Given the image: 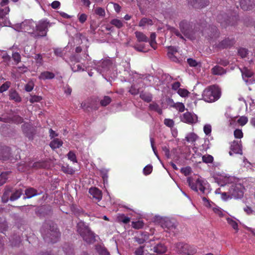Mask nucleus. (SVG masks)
<instances>
[{
  "label": "nucleus",
  "mask_w": 255,
  "mask_h": 255,
  "mask_svg": "<svg viewBox=\"0 0 255 255\" xmlns=\"http://www.w3.org/2000/svg\"><path fill=\"white\" fill-rule=\"evenodd\" d=\"M29 23V24H27L24 29L28 33L34 34L35 38L44 37L47 35L48 27L50 26L48 21L42 19L36 24Z\"/></svg>",
  "instance_id": "nucleus-1"
},
{
  "label": "nucleus",
  "mask_w": 255,
  "mask_h": 255,
  "mask_svg": "<svg viewBox=\"0 0 255 255\" xmlns=\"http://www.w3.org/2000/svg\"><path fill=\"white\" fill-rule=\"evenodd\" d=\"M221 96L220 88L215 85L209 86L203 91L202 99L207 103H213L218 100Z\"/></svg>",
  "instance_id": "nucleus-2"
},
{
  "label": "nucleus",
  "mask_w": 255,
  "mask_h": 255,
  "mask_svg": "<svg viewBox=\"0 0 255 255\" xmlns=\"http://www.w3.org/2000/svg\"><path fill=\"white\" fill-rule=\"evenodd\" d=\"M77 231L83 240L88 244L93 243L96 241L95 234L82 221L78 223Z\"/></svg>",
  "instance_id": "nucleus-3"
},
{
  "label": "nucleus",
  "mask_w": 255,
  "mask_h": 255,
  "mask_svg": "<svg viewBox=\"0 0 255 255\" xmlns=\"http://www.w3.org/2000/svg\"><path fill=\"white\" fill-rule=\"evenodd\" d=\"M176 252L181 255H193L196 249L187 244L178 243L176 245Z\"/></svg>",
  "instance_id": "nucleus-4"
},
{
  "label": "nucleus",
  "mask_w": 255,
  "mask_h": 255,
  "mask_svg": "<svg viewBox=\"0 0 255 255\" xmlns=\"http://www.w3.org/2000/svg\"><path fill=\"white\" fill-rule=\"evenodd\" d=\"M238 17L236 16L229 17L226 13L219 14L217 16V20L221 26L226 27L229 25H234L237 23Z\"/></svg>",
  "instance_id": "nucleus-5"
},
{
  "label": "nucleus",
  "mask_w": 255,
  "mask_h": 255,
  "mask_svg": "<svg viewBox=\"0 0 255 255\" xmlns=\"http://www.w3.org/2000/svg\"><path fill=\"white\" fill-rule=\"evenodd\" d=\"M60 236V233L57 228L53 226L52 227H50V231L43 237V238L48 243H55L58 240Z\"/></svg>",
  "instance_id": "nucleus-6"
},
{
  "label": "nucleus",
  "mask_w": 255,
  "mask_h": 255,
  "mask_svg": "<svg viewBox=\"0 0 255 255\" xmlns=\"http://www.w3.org/2000/svg\"><path fill=\"white\" fill-rule=\"evenodd\" d=\"M192 27V23L185 19L181 20L179 23L180 32L187 38H189L193 32Z\"/></svg>",
  "instance_id": "nucleus-7"
},
{
  "label": "nucleus",
  "mask_w": 255,
  "mask_h": 255,
  "mask_svg": "<svg viewBox=\"0 0 255 255\" xmlns=\"http://www.w3.org/2000/svg\"><path fill=\"white\" fill-rule=\"evenodd\" d=\"M187 182L191 188L196 192H197L198 189L202 193H205V182L204 180L199 178L197 179L195 182L193 181L190 178H188Z\"/></svg>",
  "instance_id": "nucleus-8"
},
{
  "label": "nucleus",
  "mask_w": 255,
  "mask_h": 255,
  "mask_svg": "<svg viewBox=\"0 0 255 255\" xmlns=\"http://www.w3.org/2000/svg\"><path fill=\"white\" fill-rule=\"evenodd\" d=\"M161 227L167 231H173L177 226V223L174 219H171L168 218L162 219L160 221Z\"/></svg>",
  "instance_id": "nucleus-9"
},
{
  "label": "nucleus",
  "mask_w": 255,
  "mask_h": 255,
  "mask_svg": "<svg viewBox=\"0 0 255 255\" xmlns=\"http://www.w3.org/2000/svg\"><path fill=\"white\" fill-rule=\"evenodd\" d=\"M235 43V40L234 38H230L229 37L226 38L224 40L219 42V43L216 42L213 44L215 48L219 49H223L230 48L233 46Z\"/></svg>",
  "instance_id": "nucleus-10"
},
{
  "label": "nucleus",
  "mask_w": 255,
  "mask_h": 255,
  "mask_svg": "<svg viewBox=\"0 0 255 255\" xmlns=\"http://www.w3.org/2000/svg\"><path fill=\"white\" fill-rule=\"evenodd\" d=\"M181 121L188 124H193L198 122V117L194 113L186 112L182 115Z\"/></svg>",
  "instance_id": "nucleus-11"
},
{
  "label": "nucleus",
  "mask_w": 255,
  "mask_h": 255,
  "mask_svg": "<svg viewBox=\"0 0 255 255\" xmlns=\"http://www.w3.org/2000/svg\"><path fill=\"white\" fill-rule=\"evenodd\" d=\"M0 160L3 161L10 160L13 162L15 159L10 156V149L7 146L0 148Z\"/></svg>",
  "instance_id": "nucleus-12"
},
{
  "label": "nucleus",
  "mask_w": 255,
  "mask_h": 255,
  "mask_svg": "<svg viewBox=\"0 0 255 255\" xmlns=\"http://www.w3.org/2000/svg\"><path fill=\"white\" fill-rule=\"evenodd\" d=\"M22 130L24 135L28 138L29 139H33L35 134L33 127L28 123H24L21 126Z\"/></svg>",
  "instance_id": "nucleus-13"
},
{
  "label": "nucleus",
  "mask_w": 255,
  "mask_h": 255,
  "mask_svg": "<svg viewBox=\"0 0 255 255\" xmlns=\"http://www.w3.org/2000/svg\"><path fill=\"white\" fill-rule=\"evenodd\" d=\"M203 34H205L207 33L208 36L211 39L210 43H211L212 42L213 39H216L219 37V32L217 29V27L216 26H211L209 29H205L203 31Z\"/></svg>",
  "instance_id": "nucleus-14"
},
{
  "label": "nucleus",
  "mask_w": 255,
  "mask_h": 255,
  "mask_svg": "<svg viewBox=\"0 0 255 255\" xmlns=\"http://www.w3.org/2000/svg\"><path fill=\"white\" fill-rule=\"evenodd\" d=\"M232 197L235 198H241L244 195V193L240 185H232L229 190Z\"/></svg>",
  "instance_id": "nucleus-15"
},
{
  "label": "nucleus",
  "mask_w": 255,
  "mask_h": 255,
  "mask_svg": "<svg viewBox=\"0 0 255 255\" xmlns=\"http://www.w3.org/2000/svg\"><path fill=\"white\" fill-rule=\"evenodd\" d=\"M149 254L153 255L156 254L157 255H161L166 251V247L162 243H159L153 246L152 248L151 247L150 249Z\"/></svg>",
  "instance_id": "nucleus-16"
},
{
  "label": "nucleus",
  "mask_w": 255,
  "mask_h": 255,
  "mask_svg": "<svg viewBox=\"0 0 255 255\" xmlns=\"http://www.w3.org/2000/svg\"><path fill=\"white\" fill-rule=\"evenodd\" d=\"M241 141H238L234 140L231 144L230 151L229 154L230 155H232L234 154H241L242 148L241 144L240 143Z\"/></svg>",
  "instance_id": "nucleus-17"
},
{
  "label": "nucleus",
  "mask_w": 255,
  "mask_h": 255,
  "mask_svg": "<svg viewBox=\"0 0 255 255\" xmlns=\"http://www.w3.org/2000/svg\"><path fill=\"white\" fill-rule=\"evenodd\" d=\"M189 2L196 8H201L209 4V0H189Z\"/></svg>",
  "instance_id": "nucleus-18"
},
{
  "label": "nucleus",
  "mask_w": 255,
  "mask_h": 255,
  "mask_svg": "<svg viewBox=\"0 0 255 255\" xmlns=\"http://www.w3.org/2000/svg\"><path fill=\"white\" fill-rule=\"evenodd\" d=\"M241 7L244 10H248L255 6V0H240Z\"/></svg>",
  "instance_id": "nucleus-19"
},
{
  "label": "nucleus",
  "mask_w": 255,
  "mask_h": 255,
  "mask_svg": "<svg viewBox=\"0 0 255 255\" xmlns=\"http://www.w3.org/2000/svg\"><path fill=\"white\" fill-rule=\"evenodd\" d=\"M89 193L92 196L93 198L95 199L97 201L102 199V191L97 187H92L89 189Z\"/></svg>",
  "instance_id": "nucleus-20"
},
{
  "label": "nucleus",
  "mask_w": 255,
  "mask_h": 255,
  "mask_svg": "<svg viewBox=\"0 0 255 255\" xmlns=\"http://www.w3.org/2000/svg\"><path fill=\"white\" fill-rule=\"evenodd\" d=\"M112 65V62L110 59H104L99 62L98 67L102 71L109 70Z\"/></svg>",
  "instance_id": "nucleus-21"
},
{
  "label": "nucleus",
  "mask_w": 255,
  "mask_h": 255,
  "mask_svg": "<svg viewBox=\"0 0 255 255\" xmlns=\"http://www.w3.org/2000/svg\"><path fill=\"white\" fill-rule=\"evenodd\" d=\"M9 99L10 100H13L17 103L21 101V98L18 93L15 90L12 89L9 91Z\"/></svg>",
  "instance_id": "nucleus-22"
},
{
  "label": "nucleus",
  "mask_w": 255,
  "mask_h": 255,
  "mask_svg": "<svg viewBox=\"0 0 255 255\" xmlns=\"http://www.w3.org/2000/svg\"><path fill=\"white\" fill-rule=\"evenodd\" d=\"M137 41L140 42H147L149 41L148 38L143 32L136 31L134 32Z\"/></svg>",
  "instance_id": "nucleus-23"
},
{
  "label": "nucleus",
  "mask_w": 255,
  "mask_h": 255,
  "mask_svg": "<svg viewBox=\"0 0 255 255\" xmlns=\"http://www.w3.org/2000/svg\"><path fill=\"white\" fill-rule=\"evenodd\" d=\"M55 74L49 71H44L41 72L40 75L38 76V78L40 80H50L54 78Z\"/></svg>",
  "instance_id": "nucleus-24"
},
{
  "label": "nucleus",
  "mask_w": 255,
  "mask_h": 255,
  "mask_svg": "<svg viewBox=\"0 0 255 255\" xmlns=\"http://www.w3.org/2000/svg\"><path fill=\"white\" fill-rule=\"evenodd\" d=\"M211 72L215 75H221L226 73V70L223 67L216 65L212 68Z\"/></svg>",
  "instance_id": "nucleus-25"
},
{
  "label": "nucleus",
  "mask_w": 255,
  "mask_h": 255,
  "mask_svg": "<svg viewBox=\"0 0 255 255\" xmlns=\"http://www.w3.org/2000/svg\"><path fill=\"white\" fill-rule=\"evenodd\" d=\"M94 13L95 15L99 17L104 18L106 16V11L104 8L100 6H97L93 9Z\"/></svg>",
  "instance_id": "nucleus-26"
},
{
  "label": "nucleus",
  "mask_w": 255,
  "mask_h": 255,
  "mask_svg": "<svg viewBox=\"0 0 255 255\" xmlns=\"http://www.w3.org/2000/svg\"><path fill=\"white\" fill-rule=\"evenodd\" d=\"M25 195L26 198H31L38 195L37 191L33 188L29 187L25 191Z\"/></svg>",
  "instance_id": "nucleus-27"
},
{
  "label": "nucleus",
  "mask_w": 255,
  "mask_h": 255,
  "mask_svg": "<svg viewBox=\"0 0 255 255\" xmlns=\"http://www.w3.org/2000/svg\"><path fill=\"white\" fill-rule=\"evenodd\" d=\"M63 144V142L61 139L59 138H55L52 140L50 143V146L52 149H56L59 148Z\"/></svg>",
  "instance_id": "nucleus-28"
},
{
  "label": "nucleus",
  "mask_w": 255,
  "mask_h": 255,
  "mask_svg": "<svg viewBox=\"0 0 255 255\" xmlns=\"http://www.w3.org/2000/svg\"><path fill=\"white\" fill-rule=\"evenodd\" d=\"M139 97L144 102L149 103L152 101V95L149 93L141 92L140 93Z\"/></svg>",
  "instance_id": "nucleus-29"
},
{
  "label": "nucleus",
  "mask_w": 255,
  "mask_h": 255,
  "mask_svg": "<svg viewBox=\"0 0 255 255\" xmlns=\"http://www.w3.org/2000/svg\"><path fill=\"white\" fill-rule=\"evenodd\" d=\"M198 138V135L194 132L188 133L185 137L186 141L192 144L194 143L197 140Z\"/></svg>",
  "instance_id": "nucleus-30"
},
{
  "label": "nucleus",
  "mask_w": 255,
  "mask_h": 255,
  "mask_svg": "<svg viewBox=\"0 0 255 255\" xmlns=\"http://www.w3.org/2000/svg\"><path fill=\"white\" fill-rule=\"evenodd\" d=\"M110 24L118 29H120L124 26L123 21L117 18L112 19L110 21Z\"/></svg>",
  "instance_id": "nucleus-31"
},
{
  "label": "nucleus",
  "mask_w": 255,
  "mask_h": 255,
  "mask_svg": "<svg viewBox=\"0 0 255 255\" xmlns=\"http://www.w3.org/2000/svg\"><path fill=\"white\" fill-rule=\"evenodd\" d=\"M47 166V163L44 161H40L33 163L32 168L35 169L45 168Z\"/></svg>",
  "instance_id": "nucleus-32"
},
{
  "label": "nucleus",
  "mask_w": 255,
  "mask_h": 255,
  "mask_svg": "<svg viewBox=\"0 0 255 255\" xmlns=\"http://www.w3.org/2000/svg\"><path fill=\"white\" fill-rule=\"evenodd\" d=\"M11 173V171H5L2 172L0 174V186L3 185L6 182L8 175Z\"/></svg>",
  "instance_id": "nucleus-33"
},
{
  "label": "nucleus",
  "mask_w": 255,
  "mask_h": 255,
  "mask_svg": "<svg viewBox=\"0 0 255 255\" xmlns=\"http://www.w3.org/2000/svg\"><path fill=\"white\" fill-rule=\"evenodd\" d=\"M149 109L151 111L156 112L159 115H161L162 114V110L156 103L150 104L149 106Z\"/></svg>",
  "instance_id": "nucleus-34"
},
{
  "label": "nucleus",
  "mask_w": 255,
  "mask_h": 255,
  "mask_svg": "<svg viewBox=\"0 0 255 255\" xmlns=\"http://www.w3.org/2000/svg\"><path fill=\"white\" fill-rule=\"evenodd\" d=\"M22 193L21 189H18L13 192L10 197L11 201H14L19 198Z\"/></svg>",
  "instance_id": "nucleus-35"
},
{
  "label": "nucleus",
  "mask_w": 255,
  "mask_h": 255,
  "mask_svg": "<svg viewBox=\"0 0 255 255\" xmlns=\"http://www.w3.org/2000/svg\"><path fill=\"white\" fill-rule=\"evenodd\" d=\"M111 102V98L109 96H105L104 98L100 101V104L102 106L106 107Z\"/></svg>",
  "instance_id": "nucleus-36"
},
{
  "label": "nucleus",
  "mask_w": 255,
  "mask_h": 255,
  "mask_svg": "<svg viewBox=\"0 0 255 255\" xmlns=\"http://www.w3.org/2000/svg\"><path fill=\"white\" fill-rule=\"evenodd\" d=\"M118 219L119 222H122L126 224L128 223L130 221V218L126 216L124 214L120 215L118 217Z\"/></svg>",
  "instance_id": "nucleus-37"
},
{
  "label": "nucleus",
  "mask_w": 255,
  "mask_h": 255,
  "mask_svg": "<svg viewBox=\"0 0 255 255\" xmlns=\"http://www.w3.org/2000/svg\"><path fill=\"white\" fill-rule=\"evenodd\" d=\"M202 161L206 163H212L213 162V157L209 154L203 155L202 157Z\"/></svg>",
  "instance_id": "nucleus-38"
},
{
  "label": "nucleus",
  "mask_w": 255,
  "mask_h": 255,
  "mask_svg": "<svg viewBox=\"0 0 255 255\" xmlns=\"http://www.w3.org/2000/svg\"><path fill=\"white\" fill-rule=\"evenodd\" d=\"M227 221L228 223L230 226H231L234 230H236L237 231H238V225L235 221L233 220V219L230 218H227Z\"/></svg>",
  "instance_id": "nucleus-39"
},
{
  "label": "nucleus",
  "mask_w": 255,
  "mask_h": 255,
  "mask_svg": "<svg viewBox=\"0 0 255 255\" xmlns=\"http://www.w3.org/2000/svg\"><path fill=\"white\" fill-rule=\"evenodd\" d=\"M242 73L243 77L247 78H250L253 75V72L247 68H244L243 70H242Z\"/></svg>",
  "instance_id": "nucleus-40"
},
{
  "label": "nucleus",
  "mask_w": 255,
  "mask_h": 255,
  "mask_svg": "<svg viewBox=\"0 0 255 255\" xmlns=\"http://www.w3.org/2000/svg\"><path fill=\"white\" fill-rule=\"evenodd\" d=\"M10 85L11 83L9 81H6L2 84V85L0 87V93H2L3 92L7 90L10 87Z\"/></svg>",
  "instance_id": "nucleus-41"
},
{
  "label": "nucleus",
  "mask_w": 255,
  "mask_h": 255,
  "mask_svg": "<svg viewBox=\"0 0 255 255\" xmlns=\"http://www.w3.org/2000/svg\"><path fill=\"white\" fill-rule=\"evenodd\" d=\"M144 223L141 221L132 222V227L135 229H140L143 227Z\"/></svg>",
  "instance_id": "nucleus-42"
},
{
  "label": "nucleus",
  "mask_w": 255,
  "mask_h": 255,
  "mask_svg": "<svg viewBox=\"0 0 255 255\" xmlns=\"http://www.w3.org/2000/svg\"><path fill=\"white\" fill-rule=\"evenodd\" d=\"M248 122V119L246 116H242L240 117L237 120V123L241 126H245Z\"/></svg>",
  "instance_id": "nucleus-43"
},
{
  "label": "nucleus",
  "mask_w": 255,
  "mask_h": 255,
  "mask_svg": "<svg viewBox=\"0 0 255 255\" xmlns=\"http://www.w3.org/2000/svg\"><path fill=\"white\" fill-rule=\"evenodd\" d=\"M173 107L175 108L179 112H183L185 110V106L182 103H177L174 104Z\"/></svg>",
  "instance_id": "nucleus-44"
},
{
  "label": "nucleus",
  "mask_w": 255,
  "mask_h": 255,
  "mask_svg": "<svg viewBox=\"0 0 255 255\" xmlns=\"http://www.w3.org/2000/svg\"><path fill=\"white\" fill-rule=\"evenodd\" d=\"M152 20L147 18H142L139 21L138 26L140 27L144 26L146 24H151Z\"/></svg>",
  "instance_id": "nucleus-45"
},
{
  "label": "nucleus",
  "mask_w": 255,
  "mask_h": 255,
  "mask_svg": "<svg viewBox=\"0 0 255 255\" xmlns=\"http://www.w3.org/2000/svg\"><path fill=\"white\" fill-rule=\"evenodd\" d=\"M212 211L214 212V213L218 215L220 217H222L224 216V214L222 210L217 206L215 207H213Z\"/></svg>",
  "instance_id": "nucleus-46"
},
{
  "label": "nucleus",
  "mask_w": 255,
  "mask_h": 255,
  "mask_svg": "<svg viewBox=\"0 0 255 255\" xmlns=\"http://www.w3.org/2000/svg\"><path fill=\"white\" fill-rule=\"evenodd\" d=\"M11 123H14L17 124H21L23 122V119L18 115H14L11 117Z\"/></svg>",
  "instance_id": "nucleus-47"
},
{
  "label": "nucleus",
  "mask_w": 255,
  "mask_h": 255,
  "mask_svg": "<svg viewBox=\"0 0 255 255\" xmlns=\"http://www.w3.org/2000/svg\"><path fill=\"white\" fill-rule=\"evenodd\" d=\"M177 93L182 97H186L188 96L189 92L185 89H179Z\"/></svg>",
  "instance_id": "nucleus-48"
},
{
  "label": "nucleus",
  "mask_w": 255,
  "mask_h": 255,
  "mask_svg": "<svg viewBox=\"0 0 255 255\" xmlns=\"http://www.w3.org/2000/svg\"><path fill=\"white\" fill-rule=\"evenodd\" d=\"M234 135L236 138H242L243 137V132L242 129H236L234 131Z\"/></svg>",
  "instance_id": "nucleus-49"
},
{
  "label": "nucleus",
  "mask_w": 255,
  "mask_h": 255,
  "mask_svg": "<svg viewBox=\"0 0 255 255\" xmlns=\"http://www.w3.org/2000/svg\"><path fill=\"white\" fill-rule=\"evenodd\" d=\"M9 11V8L6 7L4 8H0V19L3 18L8 14Z\"/></svg>",
  "instance_id": "nucleus-50"
},
{
  "label": "nucleus",
  "mask_w": 255,
  "mask_h": 255,
  "mask_svg": "<svg viewBox=\"0 0 255 255\" xmlns=\"http://www.w3.org/2000/svg\"><path fill=\"white\" fill-rule=\"evenodd\" d=\"M67 248L66 246L63 247L64 251L67 255H72L74 253V250L72 246L67 245Z\"/></svg>",
  "instance_id": "nucleus-51"
},
{
  "label": "nucleus",
  "mask_w": 255,
  "mask_h": 255,
  "mask_svg": "<svg viewBox=\"0 0 255 255\" xmlns=\"http://www.w3.org/2000/svg\"><path fill=\"white\" fill-rule=\"evenodd\" d=\"M34 58L35 60L36 63L38 64L39 65H42L43 64V60L41 54H35Z\"/></svg>",
  "instance_id": "nucleus-52"
},
{
  "label": "nucleus",
  "mask_w": 255,
  "mask_h": 255,
  "mask_svg": "<svg viewBox=\"0 0 255 255\" xmlns=\"http://www.w3.org/2000/svg\"><path fill=\"white\" fill-rule=\"evenodd\" d=\"M12 58L16 64H18L21 61V56L18 52H14L12 55Z\"/></svg>",
  "instance_id": "nucleus-53"
},
{
  "label": "nucleus",
  "mask_w": 255,
  "mask_h": 255,
  "mask_svg": "<svg viewBox=\"0 0 255 255\" xmlns=\"http://www.w3.org/2000/svg\"><path fill=\"white\" fill-rule=\"evenodd\" d=\"M10 192V191L9 190H6L4 191L1 197L2 202L6 203L8 201Z\"/></svg>",
  "instance_id": "nucleus-54"
},
{
  "label": "nucleus",
  "mask_w": 255,
  "mask_h": 255,
  "mask_svg": "<svg viewBox=\"0 0 255 255\" xmlns=\"http://www.w3.org/2000/svg\"><path fill=\"white\" fill-rule=\"evenodd\" d=\"M152 171V166L151 165H146L143 169V174L145 175L150 174Z\"/></svg>",
  "instance_id": "nucleus-55"
},
{
  "label": "nucleus",
  "mask_w": 255,
  "mask_h": 255,
  "mask_svg": "<svg viewBox=\"0 0 255 255\" xmlns=\"http://www.w3.org/2000/svg\"><path fill=\"white\" fill-rule=\"evenodd\" d=\"M42 99V98L41 96L34 95L31 96V98L29 99V102L31 104H33L35 102H39Z\"/></svg>",
  "instance_id": "nucleus-56"
},
{
  "label": "nucleus",
  "mask_w": 255,
  "mask_h": 255,
  "mask_svg": "<svg viewBox=\"0 0 255 255\" xmlns=\"http://www.w3.org/2000/svg\"><path fill=\"white\" fill-rule=\"evenodd\" d=\"M203 130L204 133L207 135H210L212 131L211 126L209 124H206L204 126Z\"/></svg>",
  "instance_id": "nucleus-57"
},
{
  "label": "nucleus",
  "mask_w": 255,
  "mask_h": 255,
  "mask_svg": "<svg viewBox=\"0 0 255 255\" xmlns=\"http://www.w3.org/2000/svg\"><path fill=\"white\" fill-rule=\"evenodd\" d=\"M170 31L172 32V33H174L177 37H179L180 38H181L182 39H184L182 34L180 33V32L177 29L175 28V27H171L170 28Z\"/></svg>",
  "instance_id": "nucleus-58"
},
{
  "label": "nucleus",
  "mask_w": 255,
  "mask_h": 255,
  "mask_svg": "<svg viewBox=\"0 0 255 255\" xmlns=\"http://www.w3.org/2000/svg\"><path fill=\"white\" fill-rule=\"evenodd\" d=\"M62 170L63 172L69 174H72L74 172V170L72 168L68 166H63L62 167Z\"/></svg>",
  "instance_id": "nucleus-59"
},
{
  "label": "nucleus",
  "mask_w": 255,
  "mask_h": 255,
  "mask_svg": "<svg viewBox=\"0 0 255 255\" xmlns=\"http://www.w3.org/2000/svg\"><path fill=\"white\" fill-rule=\"evenodd\" d=\"M7 223L4 220L0 222V232L3 233L4 231L7 230Z\"/></svg>",
  "instance_id": "nucleus-60"
},
{
  "label": "nucleus",
  "mask_w": 255,
  "mask_h": 255,
  "mask_svg": "<svg viewBox=\"0 0 255 255\" xmlns=\"http://www.w3.org/2000/svg\"><path fill=\"white\" fill-rule=\"evenodd\" d=\"M238 54L242 58H244L246 57L247 55L248 54V50L244 48H240L238 50Z\"/></svg>",
  "instance_id": "nucleus-61"
},
{
  "label": "nucleus",
  "mask_w": 255,
  "mask_h": 255,
  "mask_svg": "<svg viewBox=\"0 0 255 255\" xmlns=\"http://www.w3.org/2000/svg\"><path fill=\"white\" fill-rule=\"evenodd\" d=\"M191 168L189 166L182 168L181 169V172L182 173H183L185 176H188L190 175L191 173Z\"/></svg>",
  "instance_id": "nucleus-62"
},
{
  "label": "nucleus",
  "mask_w": 255,
  "mask_h": 255,
  "mask_svg": "<svg viewBox=\"0 0 255 255\" xmlns=\"http://www.w3.org/2000/svg\"><path fill=\"white\" fill-rule=\"evenodd\" d=\"M68 158L74 162H77V159L75 154L72 151L69 152L67 154Z\"/></svg>",
  "instance_id": "nucleus-63"
},
{
  "label": "nucleus",
  "mask_w": 255,
  "mask_h": 255,
  "mask_svg": "<svg viewBox=\"0 0 255 255\" xmlns=\"http://www.w3.org/2000/svg\"><path fill=\"white\" fill-rule=\"evenodd\" d=\"M144 246H140L137 248L134 254L135 255H143L144 253Z\"/></svg>",
  "instance_id": "nucleus-64"
}]
</instances>
